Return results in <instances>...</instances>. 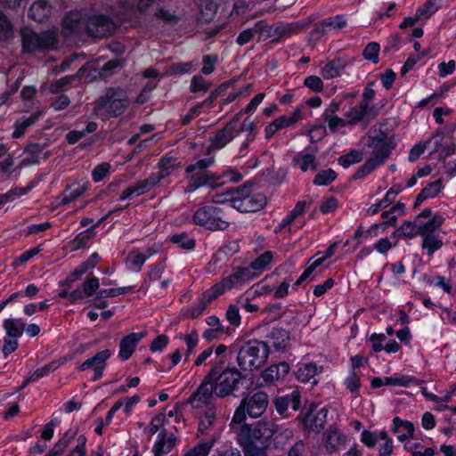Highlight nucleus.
Returning a JSON list of instances; mask_svg holds the SVG:
<instances>
[{
  "label": "nucleus",
  "instance_id": "1",
  "mask_svg": "<svg viewBox=\"0 0 456 456\" xmlns=\"http://www.w3.org/2000/svg\"><path fill=\"white\" fill-rule=\"evenodd\" d=\"M276 425L269 420H260L251 428L243 425L239 433L238 441L247 456H261L265 443L275 434Z\"/></svg>",
  "mask_w": 456,
  "mask_h": 456
},
{
  "label": "nucleus",
  "instance_id": "2",
  "mask_svg": "<svg viewBox=\"0 0 456 456\" xmlns=\"http://www.w3.org/2000/svg\"><path fill=\"white\" fill-rule=\"evenodd\" d=\"M224 357L215 362L210 370L216 373V395L219 398L234 395L242 385L245 376L235 367H224Z\"/></svg>",
  "mask_w": 456,
  "mask_h": 456
},
{
  "label": "nucleus",
  "instance_id": "3",
  "mask_svg": "<svg viewBox=\"0 0 456 456\" xmlns=\"http://www.w3.org/2000/svg\"><path fill=\"white\" fill-rule=\"evenodd\" d=\"M129 105L128 95L121 87H109L95 102V110L107 117L121 115Z\"/></svg>",
  "mask_w": 456,
  "mask_h": 456
},
{
  "label": "nucleus",
  "instance_id": "4",
  "mask_svg": "<svg viewBox=\"0 0 456 456\" xmlns=\"http://www.w3.org/2000/svg\"><path fill=\"white\" fill-rule=\"evenodd\" d=\"M269 346L265 342L259 340H249L244 343L237 355L239 366L243 369H259L267 361Z\"/></svg>",
  "mask_w": 456,
  "mask_h": 456
},
{
  "label": "nucleus",
  "instance_id": "5",
  "mask_svg": "<svg viewBox=\"0 0 456 456\" xmlns=\"http://www.w3.org/2000/svg\"><path fill=\"white\" fill-rule=\"evenodd\" d=\"M193 221L211 231L225 230L230 224L224 209L216 206L200 208L193 215Z\"/></svg>",
  "mask_w": 456,
  "mask_h": 456
},
{
  "label": "nucleus",
  "instance_id": "6",
  "mask_svg": "<svg viewBox=\"0 0 456 456\" xmlns=\"http://www.w3.org/2000/svg\"><path fill=\"white\" fill-rule=\"evenodd\" d=\"M268 405V396L265 392H257L249 397H245L237 407L232 417V422L240 424L246 419V414L252 418L260 417Z\"/></svg>",
  "mask_w": 456,
  "mask_h": 456
},
{
  "label": "nucleus",
  "instance_id": "7",
  "mask_svg": "<svg viewBox=\"0 0 456 456\" xmlns=\"http://www.w3.org/2000/svg\"><path fill=\"white\" fill-rule=\"evenodd\" d=\"M20 36L23 51L27 53L53 49L57 42L54 30L37 34L28 28H23Z\"/></svg>",
  "mask_w": 456,
  "mask_h": 456
},
{
  "label": "nucleus",
  "instance_id": "8",
  "mask_svg": "<svg viewBox=\"0 0 456 456\" xmlns=\"http://www.w3.org/2000/svg\"><path fill=\"white\" fill-rule=\"evenodd\" d=\"M232 208L241 213L256 212L265 208L267 199L263 193H250L247 186L233 190Z\"/></svg>",
  "mask_w": 456,
  "mask_h": 456
},
{
  "label": "nucleus",
  "instance_id": "9",
  "mask_svg": "<svg viewBox=\"0 0 456 456\" xmlns=\"http://www.w3.org/2000/svg\"><path fill=\"white\" fill-rule=\"evenodd\" d=\"M444 218L436 214L431 219L419 226V235L423 237L422 248H428V256L443 246V241L438 238L437 231L441 227Z\"/></svg>",
  "mask_w": 456,
  "mask_h": 456
},
{
  "label": "nucleus",
  "instance_id": "10",
  "mask_svg": "<svg viewBox=\"0 0 456 456\" xmlns=\"http://www.w3.org/2000/svg\"><path fill=\"white\" fill-rule=\"evenodd\" d=\"M118 26L111 17L102 13L89 16L86 20V34L93 38L112 36Z\"/></svg>",
  "mask_w": 456,
  "mask_h": 456
},
{
  "label": "nucleus",
  "instance_id": "11",
  "mask_svg": "<svg viewBox=\"0 0 456 456\" xmlns=\"http://www.w3.org/2000/svg\"><path fill=\"white\" fill-rule=\"evenodd\" d=\"M215 375L216 373L209 370L197 390L188 399V403L193 408L198 409L203 404H208L213 398V394L216 395Z\"/></svg>",
  "mask_w": 456,
  "mask_h": 456
},
{
  "label": "nucleus",
  "instance_id": "12",
  "mask_svg": "<svg viewBox=\"0 0 456 456\" xmlns=\"http://www.w3.org/2000/svg\"><path fill=\"white\" fill-rule=\"evenodd\" d=\"M86 33V21L81 11L72 10L62 20L61 35L66 39L80 37Z\"/></svg>",
  "mask_w": 456,
  "mask_h": 456
},
{
  "label": "nucleus",
  "instance_id": "13",
  "mask_svg": "<svg viewBox=\"0 0 456 456\" xmlns=\"http://www.w3.org/2000/svg\"><path fill=\"white\" fill-rule=\"evenodd\" d=\"M315 408L314 405H311L306 412L299 415L297 419L300 421L305 429L319 432L324 428L328 411L322 408L314 414Z\"/></svg>",
  "mask_w": 456,
  "mask_h": 456
},
{
  "label": "nucleus",
  "instance_id": "14",
  "mask_svg": "<svg viewBox=\"0 0 456 456\" xmlns=\"http://www.w3.org/2000/svg\"><path fill=\"white\" fill-rule=\"evenodd\" d=\"M273 404L280 415L289 417V410L297 411L300 409L301 395L297 390H294L290 394L277 396L273 400Z\"/></svg>",
  "mask_w": 456,
  "mask_h": 456
},
{
  "label": "nucleus",
  "instance_id": "15",
  "mask_svg": "<svg viewBox=\"0 0 456 456\" xmlns=\"http://www.w3.org/2000/svg\"><path fill=\"white\" fill-rule=\"evenodd\" d=\"M391 153V146L387 145L383 150H378L354 174L353 179L357 180L365 177L371 173L377 167L385 162Z\"/></svg>",
  "mask_w": 456,
  "mask_h": 456
},
{
  "label": "nucleus",
  "instance_id": "16",
  "mask_svg": "<svg viewBox=\"0 0 456 456\" xmlns=\"http://www.w3.org/2000/svg\"><path fill=\"white\" fill-rule=\"evenodd\" d=\"M111 353L109 349L102 350L95 354L93 357L86 360L80 366V370H86L87 369H94L93 380H98L102 378L103 370L105 369V362L110 358Z\"/></svg>",
  "mask_w": 456,
  "mask_h": 456
},
{
  "label": "nucleus",
  "instance_id": "17",
  "mask_svg": "<svg viewBox=\"0 0 456 456\" xmlns=\"http://www.w3.org/2000/svg\"><path fill=\"white\" fill-rule=\"evenodd\" d=\"M158 167L160 170L158 173L151 174L146 178L152 187L166 176L169 175L178 165L174 163V158L172 156L166 155L159 160Z\"/></svg>",
  "mask_w": 456,
  "mask_h": 456
},
{
  "label": "nucleus",
  "instance_id": "18",
  "mask_svg": "<svg viewBox=\"0 0 456 456\" xmlns=\"http://www.w3.org/2000/svg\"><path fill=\"white\" fill-rule=\"evenodd\" d=\"M146 335V332L130 333L124 337L119 345V356L127 360L134 353L138 342Z\"/></svg>",
  "mask_w": 456,
  "mask_h": 456
},
{
  "label": "nucleus",
  "instance_id": "19",
  "mask_svg": "<svg viewBox=\"0 0 456 456\" xmlns=\"http://www.w3.org/2000/svg\"><path fill=\"white\" fill-rule=\"evenodd\" d=\"M240 133L238 128H232L231 125H226L219 130L212 138H210L211 147L214 149H222Z\"/></svg>",
  "mask_w": 456,
  "mask_h": 456
},
{
  "label": "nucleus",
  "instance_id": "20",
  "mask_svg": "<svg viewBox=\"0 0 456 456\" xmlns=\"http://www.w3.org/2000/svg\"><path fill=\"white\" fill-rule=\"evenodd\" d=\"M289 372V363L282 362L279 364L272 365L262 373L265 382H273L282 379Z\"/></svg>",
  "mask_w": 456,
  "mask_h": 456
},
{
  "label": "nucleus",
  "instance_id": "21",
  "mask_svg": "<svg viewBox=\"0 0 456 456\" xmlns=\"http://www.w3.org/2000/svg\"><path fill=\"white\" fill-rule=\"evenodd\" d=\"M387 145H390L392 151L395 147V142L391 138L388 139V134L381 128L374 130L373 134L369 135L368 146L373 148L374 151L383 150Z\"/></svg>",
  "mask_w": 456,
  "mask_h": 456
},
{
  "label": "nucleus",
  "instance_id": "22",
  "mask_svg": "<svg viewBox=\"0 0 456 456\" xmlns=\"http://www.w3.org/2000/svg\"><path fill=\"white\" fill-rule=\"evenodd\" d=\"M52 12V7L45 0H37L29 8V16L36 21L42 22L47 19Z\"/></svg>",
  "mask_w": 456,
  "mask_h": 456
},
{
  "label": "nucleus",
  "instance_id": "23",
  "mask_svg": "<svg viewBox=\"0 0 456 456\" xmlns=\"http://www.w3.org/2000/svg\"><path fill=\"white\" fill-rule=\"evenodd\" d=\"M268 338L273 340V346L276 351L284 352L287 349L289 332L283 328H274L268 335Z\"/></svg>",
  "mask_w": 456,
  "mask_h": 456
},
{
  "label": "nucleus",
  "instance_id": "24",
  "mask_svg": "<svg viewBox=\"0 0 456 456\" xmlns=\"http://www.w3.org/2000/svg\"><path fill=\"white\" fill-rule=\"evenodd\" d=\"M393 431L395 433H400L398 436V439L400 441H405L409 438L413 437L414 434V426L411 421L403 420L399 417H395L393 419Z\"/></svg>",
  "mask_w": 456,
  "mask_h": 456
},
{
  "label": "nucleus",
  "instance_id": "25",
  "mask_svg": "<svg viewBox=\"0 0 456 456\" xmlns=\"http://www.w3.org/2000/svg\"><path fill=\"white\" fill-rule=\"evenodd\" d=\"M402 187L400 184L393 185L389 191L386 193L385 197L379 200L378 203L372 205L368 212L371 215H376L380 208H385L388 207L395 200L396 195L401 191Z\"/></svg>",
  "mask_w": 456,
  "mask_h": 456
},
{
  "label": "nucleus",
  "instance_id": "26",
  "mask_svg": "<svg viewBox=\"0 0 456 456\" xmlns=\"http://www.w3.org/2000/svg\"><path fill=\"white\" fill-rule=\"evenodd\" d=\"M230 281H221L216 283L212 288L202 293L200 299L208 305L212 301L217 298L218 296L222 295L226 289H229Z\"/></svg>",
  "mask_w": 456,
  "mask_h": 456
},
{
  "label": "nucleus",
  "instance_id": "27",
  "mask_svg": "<svg viewBox=\"0 0 456 456\" xmlns=\"http://www.w3.org/2000/svg\"><path fill=\"white\" fill-rule=\"evenodd\" d=\"M256 274L253 273V269L249 266L239 268L230 276L223 279V281H229L230 286L229 289H232L233 286L237 284H241L246 281L250 280Z\"/></svg>",
  "mask_w": 456,
  "mask_h": 456
},
{
  "label": "nucleus",
  "instance_id": "28",
  "mask_svg": "<svg viewBox=\"0 0 456 456\" xmlns=\"http://www.w3.org/2000/svg\"><path fill=\"white\" fill-rule=\"evenodd\" d=\"M325 437V447L330 453L336 452L338 446L346 442V436L335 428L327 430Z\"/></svg>",
  "mask_w": 456,
  "mask_h": 456
},
{
  "label": "nucleus",
  "instance_id": "29",
  "mask_svg": "<svg viewBox=\"0 0 456 456\" xmlns=\"http://www.w3.org/2000/svg\"><path fill=\"white\" fill-rule=\"evenodd\" d=\"M3 326L8 338L16 339L22 335L25 329V323L20 319H6Z\"/></svg>",
  "mask_w": 456,
  "mask_h": 456
},
{
  "label": "nucleus",
  "instance_id": "30",
  "mask_svg": "<svg viewBox=\"0 0 456 456\" xmlns=\"http://www.w3.org/2000/svg\"><path fill=\"white\" fill-rule=\"evenodd\" d=\"M57 369L55 362H51L50 363L43 366L36 370L28 378H27L22 385L20 387L19 390L25 388L29 383L36 382L41 378L48 376L50 373H53Z\"/></svg>",
  "mask_w": 456,
  "mask_h": 456
},
{
  "label": "nucleus",
  "instance_id": "31",
  "mask_svg": "<svg viewBox=\"0 0 456 456\" xmlns=\"http://www.w3.org/2000/svg\"><path fill=\"white\" fill-rule=\"evenodd\" d=\"M151 188L152 186L151 185V183H149L147 179H144L136 183V184L131 185L124 190L120 194L119 200H124L131 198L133 195L143 194L144 192L150 191Z\"/></svg>",
  "mask_w": 456,
  "mask_h": 456
},
{
  "label": "nucleus",
  "instance_id": "32",
  "mask_svg": "<svg viewBox=\"0 0 456 456\" xmlns=\"http://www.w3.org/2000/svg\"><path fill=\"white\" fill-rule=\"evenodd\" d=\"M176 437L174 434H170L163 440L158 439L153 446V452L157 455L167 454L175 447Z\"/></svg>",
  "mask_w": 456,
  "mask_h": 456
},
{
  "label": "nucleus",
  "instance_id": "33",
  "mask_svg": "<svg viewBox=\"0 0 456 456\" xmlns=\"http://www.w3.org/2000/svg\"><path fill=\"white\" fill-rule=\"evenodd\" d=\"M39 113L32 114L31 116L28 118H21L20 119L17 120L14 124V131L12 134L13 138H20L21 137L28 127L32 126L38 118Z\"/></svg>",
  "mask_w": 456,
  "mask_h": 456
},
{
  "label": "nucleus",
  "instance_id": "34",
  "mask_svg": "<svg viewBox=\"0 0 456 456\" xmlns=\"http://www.w3.org/2000/svg\"><path fill=\"white\" fill-rule=\"evenodd\" d=\"M305 206L306 202L305 200L298 201L294 208L287 216V217L282 221L280 226L275 230V233L280 232L283 228L292 224L297 216L303 215Z\"/></svg>",
  "mask_w": 456,
  "mask_h": 456
},
{
  "label": "nucleus",
  "instance_id": "35",
  "mask_svg": "<svg viewBox=\"0 0 456 456\" xmlns=\"http://www.w3.org/2000/svg\"><path fill=\"white\" fill-rule=\"evenodd\" d=\"M292 430L276 426L275 434L272 437V442L274 447L282 448L292 438Z\"/></svg>",
  "mask_w": 456,
  "mask_h": 456
},
{
  "label": "nucleus",
  "instance_id": "36",
  "mask_svg": "<svg viewBox=\"0 0 456 456\" xmlns=\"http://www.w3.org/2000/svg\"><path fill=\"white\" fill-rule=\"evenodd\" d=\"M218 6L213 1H205L200 7V14L199 20L205 23H209L215 18Z\"/></svg>",
  "mask_w": 456,
  "mask_h": 456
},
{
  "label": "nucleus",
  "instance_id": "37",
  "mask_svg": "<svg viewBox=\"0 0 456 456\" xmlns=\"http://www.w3.org/2000/svg\"><path fill=\"white\" fill-rule=\"evenodd\" d=\"M302 118V112L300 109H297L290 117L281 116L273 120V126L277 129L290 126L296 124Z\"/></svg>",
  "mask_w": 456,
  "mask_h": 456
},
{
  "label": "nucleus",
  "instance_id": "38",
  "mask_svg": "<svg viewBox=\"0 0 456 456\" xmlns=\"http://www.w3.org/2000/svg\"><path fill=\"white\" fill-rule=\"evenodd\" d=\"M145 261L146 256L138 250L131 251L126 259V263L129 268L135 272H139L142 269Z\"/></svg>",
  "mask_w": 456,
  "mask_h": 456
},
{
  "label": "nucleus",
  "instance_id": "39",
  "mask_svg": "<svg viewBox=\"0 0 456 456\" xmlns=\"http://www.w3.org/2000/svg\"><path fill=\"white\" fill-rule=\"evenodd\" d=\"M263 30V26L259 23L256 24L252 28H247L241 31L236 38V43L239 45H244L250 42L255 35L260 34Z\"/></svg>",
  "mask_w": 456,
  "mask_h": 456
},
{
  "label": "nucleus",
  "instance_id": "40",
  "mask_svg": "<svg viewBox=\"0 0 456 456\" xmlns=\"http://www.w3.org/2000/svg\"><path fill=\"white\" fill-rule=\"evenodd\" d=\"M295 164L299 165V168L305 172L310 167L312 170H316L315 156L313 154L297 155L293 159Z\"/></svg>",
  "mask_w": 456,
  "mask_h": 456
},
{
  "label": "nucleus",
  "instance_id": "41",
  "mask_svg": "<svg viewBox=\"0 0 456 456\" xmlns=\"http://www.w3.org/2000/svg\"><path fill=\"white\" fill-rule=\"evenodd\" d=\"M99 259V256L97 253H94L90 256V257L84 263H82L77 269L74 270L71 281H75L78 279L82 274L86 273L89 269H93Z\"/></svg>",
  "mask_w": 456,
  "mask_h": 456
},
{
  "label": "nucleus",
  "instance_id": "42",
  "mask_svg": "<svg viewBox=\"0 0 456 456\" xmlns=\"http://www.w3.org/2000/svg\"><path fill=\"white\" fill-rule=\"evenodd\" d=\"M317 365L315 363H307L300 367L297 371V377L302 382H308L317 374Z\"/></svg>",
  "mask_w": 456,
  "mask_h": 456
},
{
  "label": "nucleus",
  "instance_id": "43",
  "mask_svg": "<svg viewBox=\"0 0 456 456\" xmlns=\"http://www.w3.org/2000/svg\"><path fill=\"white\" fill-rule=\"evenodd\" d=\"M362 159V153L356 150H352L348 153L338 158V163L344 167H348L353 164L359 163Z\"/></svg>",
  "mask_w": 456,
  "mask_h": 456
},
{
  "label": "nucleus",
  "instance_id": "44",
  "mask_svg": "<svg viewBox=\"0 0 456 456\" xmlns=\"http://www.w3.org/2000/svg\"><path fill=\"white\" fill-rule=\"evenodd\" d=\"M273 260V253L271 251H265L262 255L257 256L251 264L250 267L253 271L262 272Z\"/></svg>",
  "mask_w": 456,
  "mask_h": 456
},
{
  "label": "nucleus",
  "instance_id": "45",
  "mask_svg": "<svg viewBox=\"0 0 456 456\" xmlns=\"http://www.w3.org/2000/svg\"><path fill=\"white\" fill-rule=\"evenodd\" d=\"M336 172L333 169L329 168L327 170H322L319 172L314 179V183L318 186L327 185L333 182L336 179Z\"/></svg>",
  "mask_w": 456,
  "mask_h": 456
},
{
  "label": "nucleus",
  "instance_id": "46",
  "mask_svg": "<svg viewBox=\"0 0 456 456\" xmlns=\"http://www.w3.org/2000/svg\"><path fill=\"white\" fill-rule=\"evenodd\" d=\"M367 106H364L363 103H360L359 105H356L355 107L352 108L346 116L349 118V124L354 125L359 122L363 118V117L367 113Z\"/></svg>",
  "mask_w": 456,
  "mask_h": 456
},
{
  "label": "nucleus",
  "instance_id": "47",
  "mask_svg": "<svg viewBox=\"0 0 456 456\" xmlns=\"http://www.w3.org/2000/svg\"><path fill=\"white\" fill-rule=\"evenodd\" d=\"M216 419V411L214 409H208L200 418L198 432L204 434L213 425Z\"/></svg>",
  "mask_w": 456,
  "mask_h": 456
},
{
  "label": "nucleus",
  "instance_id": "48",
  "mask_svg": "<svg viewBox=\"0 0 456 456\" xmlns=\"http://www.w3.org/2000/svg\"><path fill=\"white\" fill-rule=\"evenodd\" d=\"M215 444V439L201 443L191 449L184 456H208Z\"/></svg>",
  "mask_w": 456,
  "mask_h": 456
},
{
  "label": "nucleus",
  "instance_id": "49",
  "mask_svg": "<svg viewBox=\"0 0 456 456\" xmlns=\"http://www.w3.org/2000/svg\"><path fill=\"white\" fill-rule=\"evenodd\" d=\"M423 224L424 223H418L416 220L413 222L406 220L403 223L400 228L403 232V235L405 238L411 239L419 235V226Z\"/></svg>",
  "mask_w": 456,
  "mask_h": 456
},
{
  "label": "nucleus",
  "instance_id": "50",
  "mask_svg": "<svg viewBox=\"0 0 456 456\" xmlns=\"http://www.w3.org/2000/svg\"><path fill=\"white\" fill-rule=\"evenodd\" d=\"M439 6L435 3V0H428L422 7L419 8L417 11L418 18L420 19H428L431 17L436 11H438Z\"/></svg>",
  "mask_w": 456,
  "mask_h": 456
},
{
  "label": "nucleus",
  "instance_id": "51",
  "mask_svg": "<svg viewBox=\"0 0 456 456\" xmlns=\"http://www.w3.org/2000/svg\"><path fill=\"white\" fill-rule=\"evenodd\" d=\"M170 240L184 249H191L195 247V240L189 238L185 232L173 235Z\"/></svg>",
  "mask_w": 456,
  "mask_h": 456
},
{
  "label": "nucleus",
  "instance_id": "52",
  "mask_svg": "<svg viewBox=\"0 0 456 456\" xmlns=\"http://www.w3.org/2000/svg\"><path fill=\"white\" fill-rule=\"evenodd\" d=\"M340 67L338 65V61H329L322 69V76L325 79H331L333 77H336L339 76L340 73Z\"/></svg>",
  "mask_w": 456,
  "mask_h": 456
},
{
  "label": "nucleus",
  "instance_id": "53",
  "mask_svg": "<svg viewBox=\"0 0 456 456\" xmlns=\"http://www.w3.org/2000/svg\"><path fill=\"white\" fill-rule=\"evenodd\" d=\"M379 45L375 42L369 43L363 50V57L373 63L379 62Z\"/></svg>",
  "mask_w": 456,
  "mask_h": 456
},
{
  "label": "nucleus",
  "instance_id": "54",
  "mask_svg": "<svg viewBox=\"0 0 456 456\" xmlns=\"http://www.w3.org/2000/svg\"><path fill=\"white\" fill-rule=\"evenodd\" d=\"M12 35V27L7 17L0 11V39L6 40Z\"/></svg>",
  "mask_w": 456,
  "mask_h": 456
},
{
  "label": "nucleus",
  "instance_id": "55",
  "mask_svg": "<svg viewBox=\"0 0 456 456\" xmlns=\"http://www.w3.org/2000/svg\"><path fill=\"white\" fill-rule=\"evenodd\" d=\"M191 177L198 184L199 187L208 184L210 182H215L219 179L218 175L207 172L196 173Z\"/></svg>",
  "mask_w": 456,
  "mask_h": 456
},
{
  "label": "nucleus",
  "instance_id": "56",
  "mask_svg": "<svg viewBox=\"0 0 456 456\" xmlns=\"http://www.w3.org/2000/svg\"><path fill=\"white\" fill-rule=\"evenodd\" d=\"M124 61L119 58H116L107 61L101 69V77H108L112 75L116 69L122 68Z\"/></svg>",
  "mask_w": 456,
  "mask_h": 456
},
{
  "label": "nucleus",
  "instance_id": "57",
  "mask_svg": "<svg viewBox=\"0 0 456 456\" xmlns=\"http://www.w3.org/2000/svg\"><path fill=\"white\" fill-rule=\"evenodd\" d=\"M117 210H113V211H110L106 216H104L103 217H102L96 224H94L93 227H91L89 229V231L86 232V233L85 234H79L77 237V247L78 248H84L86 247V245L87 244V242L90 240V239L92 238V234H91V232H92V229L95 226H98L100 224H102L103 221H105L112 213L116 212Z\"/></svg>",
  "mask_w": 456,
  "mask_h": 456
},
{
  "label": "nucleus",
  "instance_id": "58",
  "mask_svg": "<svg viewBox=\"0 0 456 456\" xmlns=\"http://www.w3.org/2000/svg\"><path fill=\"white\" fill-rule=\"evenodd\" d=\"M210 86L211 83L206 81L201 76H194L191 79L190 89L192 93L207 92Z\"/></svg>",
  "mask_w": 456,
  "mask_h": 456
},
{
  "label": "nucleus",
  "instance_id": "59",
  "mask_svg": "<svg viewBox=\"0 0 456 456\" xmlns=\"http://www.w3.org/2000/svg\"><path fill=\"white\" fill-rule=\"evenodd\" d=\"M304 85L314 93L323 91V82L321 77L317 76L306 77L304 80Z\"/></svg>",
  "mask_w": 456,
  "mask_h": 456
},
{
  "label": "nucleus",
  "instance_id": "60",
  "mask_svg": "<svg viewBox=\"0 0 456 456\" xmlns=\"http://www.w3.org/2000/svg\"><path fill=\"white\" fill-rule=\"evenodd\" d=\"M442 188V182L441 180H436L431 183H428L425 188L421 190V192L423 195H425L428 199V198H434L436 196Z\"/></svg>",
  "mask_w": 456,
  "mask_h": 456
},
{
  "label": "nucleus",
  "instance_id": "61",
  "mask_svg": "<svg viewBox=\"0 0 456 456\" xmlns=\"http://www.w3.org/2000/svg\"><path fill=\"white\" fill-rule=\"evenodd\" d=\"M165 420L166 415L164 413H159L151 419V422L145 430L149 431V433L153 436L163 427Z\"/></svg>",
  "mask_w": 456,
  "mask_h": 456
},
{
  "label": "nucleus",
  "instance_id": "62",
  "mask_svg": "<svg viewBox=\"0 0 456 456\" xmlns=\"http://www.w3.org/2000/svg\"><path fill=\"white\" fill-rule=\"evenodd\" d=\"M431 142V139L426 141V142H420L417 144H415L409 154V160L411 162H414L419 159V157L425 151L428 144Z\"/></svg>",
  "mask_w": 456,
  "mask_h": 456
},
{
  "label": "nucleus",
  "instance_id": "63",
  "mask_svg": "<svg viewBox=\"0 0 456 456\" xmlns=\"http://www.w3.org/2000/svg\"><path fill=\"white\" fill-rule=\"evenodd\" d=\"M184 340L187 345V350L185 353V361H188L190 354H191L194 347L197 346L199 338L196 330H192L190 334L184 336Z\"/></svg>",
  "mask_w": 456,
  "mask_h": 456
},
{
  "label": "nucleus",
  "instance_id": "64",
  "mask_svg": "<svg viewBox=\"0 0 456 456\" xmlns=\"http://www.w3.org/2000/svg\"><path fill=\"white\" fill-rule=\"evenodd\" d=\"M100 283L98 278L91 277L86 279L83 284L84 293L87 297H91L99 289Z\"/></svg>",
  "mask_w": 456,
  "mask_h": 456
}]
</instances>
